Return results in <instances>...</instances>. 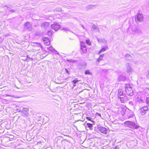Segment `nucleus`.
Listing matches in <instances>:
<instances>
[{"mask_svg":"<svg viewBox=\"0 0 149 149\" xmlns=\"http://www.w3.org/2000/svg\"><path fill=\"white\" fill-rule=\"evenodd\" d=\"M125 91L128 95L130 96H132L133 95V91L130 84H126L125 86Z\"/></svg>","mask_w":149,"mask_h":149,"instance_id":"1","label":"nucleus"},{"mask_svg":"<svg viewBox=\"0 0 149 149\" xmlns=\"http://www.w3.org/2000/svg\"><path fill=\"white\" fill-rule=\"evenodd\" d=\"M143 20V17L142 14L139 12L137 13L135 18V20L136 22H142Z\"/></svg>","mask_w":149,"mask_h":149,"instance_id":"2","label":"nucleus"},{"mask_svg":"<svg viewBox=\"0 0 149 149\" xmlns=\"http://www.w3.org/2000/svg\"><path fill=\"white\" fill-rule=\"evenodd\" d=\"M127 30H129L130 33L132 34H134L139 32V30L135 27L132 28V27H130L127 29Z\"/></svg>","mask_w":149,"mask_h":149,"instance_id":"3","label":"nucleus"},{"mask_svg":"<svg viewBox=\"0 0 149 149\" xmlns=\"http://www.w3.org/2000/svg\"><path fill=\"white\" fill-rule=\"evenodd\" d=\"M148 110V107L145 106L140 109H139V111L142 115H144L146 113Z\"/></svg>","mask_w":149,"mask_h":149,"instance_id":"4","label":"nucleus"},{"mask_svg":"<svg viewBox=\"0 0 149 149\" xmlns=\"http://www.w3.org/2000/svg\"><path fill=\"white\" fill-rule=\"evenodd\" d=\"M51 26L52 29L55 31H57L61 27L60 25L56 22L54 23L51 25Z\"/></svg>","mask_w":149,"mask_h":149,"instance_id":"5","label":"nucleus"},{"mask_svg":"<svg viewBox=\"0 0 149 149\" xmlns=\"http://www.w3.org/2000/svg\"><path fill=\"white\" fill-rule=\"evenodd\" d=\"M80 45L81 50L84 53H86L87 52V49L85 46V43L83 42H81Z\"/></svg>","mask_w":149,"mask_h":149,"instance_id":"6","label":"nucleus"},{"mask_svg":"<svg viewBox=\"0 0 149 149\" xmlns=\"http://www.w3.org/2000/svg\"><path fill=\"white\" fill-rule=\"evenodd\" d=\"M98 130L101 133L106 134L107 133V130L106 128L103 127H97Z\"/></svg>","mask_w":149,"mask_h":149,"instance_id":"7","label":"nucleus"},{"mask_svg":"<svg viewBox=\"0 0 149 149\" xmlns=\"http://www.w3.org/2000/svg\"><path fill=\"white\" fill-rule=\"evenodd\" d=\"M29 109L27 108H22V109L20 108V110L18 111L19 112H21L22 113L26 112L25 113V116H28V111Z\"/></svg>","mask_w":149,"mask_h":149,"instance_id":"8","label":"nucleus"},{"mask_svg":"<svg viewBox=\"0 0 149 149\" xmlns=\"http://www.w3.org/2000/svg\"><path fill=\"white\" fill-rule=\"evenodd\" d=\"M25 28L29 31H31L32 30V27L30 22H27L25 24Z\"/></svg>","mask_w":149,"mask_h":149,"instance_id":"9","label":"nucleus"},{"mask_svg":"<svg viewBox=\"0 0 149 149\" xmlns=\"http://www.w3.org/2000/svg\"><path fill=\"white\" fill-rule=\"evenodd\" d=\"M126 71L127 73H130L133 71L129 63H127L126 65Z\"/></svg>","mask_w":149,"mask_h":149,"instance_id":"10","label":"nucleus"},{"mask_svg":"<svg viewBox=\"0 0 149 149\" xmlns=\"http://www.w3.org/2000/svg\"><path fill=\"white\" fill-rule=\"evenodd\" d=\"M118 97L122 96L125 97V94L123 93V91L121 89H119L118 91Z\"/></svg>","mask_w":149,"mask_h":149,"instance_id":"11","label":"nucleus"},{"mask_svg":"<svg viewBox=\"0 0 149 149\" xmlns=\"http://www.w3.org/2000/svg\"><path fill=\"white\" fill-rule=\"evenodd\" d=\"M49 25V23L48 22H45L42 24L41 26L42 28L46 29L48 27Z\"/></svg>","mask_w":149,"mask_h":149,"instance_id":"12","label":"nucleus"},{"mask_svg":"<svg viewBox=\"0 0 149 149\" xmlns=\"http://www.w3.org/2000/svg\"><path fill=\"white\" fill-rule=\"evenodd\" d=\"M43 41L44 43L46 45H48L50 44V42L47 38L45 37L43 38Z\"/></svg>","mask_w":149,"mask_h":149,"instance_id":"13","label":"nucleus"},{"mask_svg":"<svg viewBox=\"0 0 149 149\" xmlns=\"http://www.w3.org/2000/svg\"><path fill=\"white\" fill-rule=\"evenodd\" d=\"M96 6L93 5H89L87 6L86 8L88 9H95L96 8Z\"/></svg>","mask_w":149,"mask_h":149,"instance_id":"14","label":"nucleus"},{"mask_svg":"<svg viewBox=\"0 0 149 149\" xmlns=\"http://www.w3.org/2000/svg\"><path fill=\"white\" fill-rule=\"evenodd\" d=\"M125 79V77L122 75L120 76L118 78V80L120 81H124Z\"/></svg>","mask_w":149,"mask_h":149,"instance_id":"15","label":"nucleus"},{"mask_svg":"<svg viewBox=\"0 0 149 149\" xmlns=\"http://www.w3.org/2000/svg\"><path fill=\"white\" fill-rule=\"evenodd\" d=\"M118 97L120 99V100L122 103L125 102L126 100V98L125 97L120 96Z\"/></svg>","mask_w":149,"mask_h":149,"instance_id":"16","label":"nucleus"},{"mask_svg":"<svg viewBox=\"0 0 149 149\" xmlns=\"http://www.w3.org/2000/svg\"><path fill=\"white\" fill-rule=\"evenodd\" d=\"M97 40L99 43H107V41L105 38L98 39Z\"/></svg>","mask_w":149,"mask_h":149,"instance_id":"17","label":"nucleus"},{"mask_svg":"<svg viewBox=\"0 0 149 149\" xmlns=\"http://www.w3.org/2000/svg\"><path fill=\"white\" fill-rule=\"evenodd\" d=\"M106 49H108V47H104L102 48L100 51L99 52L98 54H99L101 53V52H103L105 51L106 50Z\"/></svg>","mask_w":149,"mask_h":149,"instance_id":"18","label":"nucleus"},{"mask_svg":"<svg viewBox=\"0 0 149 149\" xmlns=\"http://www.w3.org/2000/svg\"><path fill=\"white\" fill-rule=\"evenodd\" d=\"M104 54H102L99 57V58L97 59V63H98L99 62L102 60V58L104 57Z\"/></svg>","mask_w":149,"mask_h":149,"instance_id":"19","label":"nucleus"},{"mask_svg":"<svg viewBox=\"0 0 149 149\" xmlns=\"http://www.w3.org/2000/svg\"><path fill=\"white\" fill-rule=\"evenodd\" d=\"M86 125L89 128L90 130H92L93 129V125L92 124L89 123H87Z\"/></svg>","mask_w":149,"mask_h":149,"instance_id":"20","label":"nucleus"},{"mask_svg":"<svg viewBox=\"0 0 149 149\" xmlns=\"http://www.w3.org/2000/svg\"><path fill=\"white\" fill-rule=\"evenodd\" d=\"M136 101L140 103H142L143 102V101L141 98L138 97L136 100Z\"/></svg>","mask_w":149,"mask_h":149,"instance_id":"21","label":"nucleus"},{"mask_svg":"<svg viewBox=\"0 0 149 149\" xmlns=\"http://www.w3.org/2000/svg\"><path fill=\"white\" fill-rule=\"evenodd\" d=\"M47 49L51 51H55V50L52 47V46H50L49 47H47Z\"/></svg>","mask_w":149,"mask_h":149,"instance_id":"22","label":"nucleus"},{"mask_svg":"<svg viewBox=\"0 0 149 149\" xmlns=\"http://www.w3.org/2000/svg\"><path fill=\"white\" fill-rule=\"evenodd\" d=\"M85 74H91V72L89 71V70H86L85 71Z\"/></svg>","mask_w":149,"mask_h":149,"instance_id":"23","label":"nucleus"},{"mask_svg":"<svg viewBox=\"0 0 149 149\" xmlns=\"http://www.w3.org/2000/svg\"><path fill=\"white\" fill-rule=\"evenodd\" d=\"M125 57L126 59L131 57V55L129 54H127L125 56Z\"/></svg>","mask_w":149,"mask_h":149,"instance_id":"24","label":"nucleus"},{"mask_svg":"<svg viewBox=\"0 0 149 149\" xmlns=\"http://www.w3.org/2000/svg\"><path fill=\"white\" fill-rule=\"evenodd\" d=\"M86 44L88 45L89 46H90L91 45V42L89 40H86Z\"/></svg>","mask_w":149,"mask_h":149,"instance_id":"25","label":"nucleus"},{"mask_svg":"<svg viewBox=\"0 0 149 149\" xmlns=\"http://www.w3.org/2000/svg\"><path fill=\"white\" fill-rule=\"evenodd\" d=\"M62 29L64 31H68L69 30V29L66 27H63L62 28Z\"/></svg>","mask_w":149,"mask_h":149,"instance_id":"26","label":"nucleus"},{"mask_svg":"<svg viewBox=\"0 0 149 149\" xmlns=\"http://www.w3.org/2000/svg\"><path fill=\"white\" fill-rule=\"evenodd\" d=\"M28 58L26 59H25V60L27 61H28L30 60H32L33 59L32 58H31L30 57H29L28 56H27Z\"/></svg>","mask_w":149,"mask_h":149,"instance_id":"27","label":"nucleus"},{"mask_svg":"<svg viewBox=\"0 0 149 149\" xmlns=\"http://www.w3.org/2000/svg\"><path fill=\"white\" fill-rule=\"evenodd\" d=\"M125 124H127L129 125H132L133 123L132 122H130L129 121H127L125 122Z\"/></svg>","mask_w":149,"mask_h":149,"instance_id":"28","label":"nucleus"},{"mask_svg":"<svg viewBox=\"0 0 149 149\" xmlns=\"http://www.w3.org/2000/svg\"><path fill=\"white\" fill-rule=\"evenodd\" d=\"M4 9H6L7 8H12V6H9V7H8L7 6H6L4 7Z\"/></svg>","mask_w":149,"mask_h":149,"instance_id":"29","label":"nucleus"},{"mask_svg":"<svg viewBox=\"0 0 149 149\" xmlns=\"http://www.w3.org/2000/svg\"><path fill=\"white\" fill-rule=\"evenodd\" d=\"M78 81V80H74L72 81V82L74 83V84H76L77 82Z\"/></svg>","mask_w":149,"mask_h":149,"instance_id":"30","label":"nucleus"},{"mask_svg":"<svg viewBox=\"0 0 149 149\" xmlns=\"http://www.w3.org/2000/svg\"><path fill=\"white\" fill-rule=\"evenodd\" d=\"M125 109H122V111H121V113L123 115H125Z\"/></svg>","mask_w":149,"mask_h":149,"instance_id":"31","label":"nucleus"},{"mask_svg":"<svg viewBox=\"0 0 149 149\" xmlns=\"http://www.w3.org/2000/svg\"><path fill=\"white\" fill-rule=\"evenodd\" d=\"M47 33H48V34L49 35V36H51L52 35V32L51 31H49L48 32H47Z\"/></svg>","mask_w":149,"mask_h":149,"instance_id":"32","label":"nucleus"},{"mask_svg":"<svg viewBox=\"0 0 149 149\" xmlns=\"http://www.w3.org/2000/svg\"><path fill=\"white\" fill-rule=\"evenodd\" d=\"M67 61L71 63H74L75 61L74 60H72L71 59L67 60Z\"/></svg>","mask_w":149,"mask_h":149,"instance_id":"33","label":"nucleus"},{"mask_svg":"<svg viewBox=\"0 0 149 149\" xmlns=\"http://www.w3.org/2000/svg\"><path fill=\"white\" fill-rule=\"evenodd\" d=\"M65 72H66L69 74L70 73V72L68 71L67 69H65Z\"/></svg>","mask_w":149,"mask_h":149,"instance_id":"34","label":"nucleus"},{"mask_svg":"<svg viewBox=\"0 0 149 149\" xmlns=\"http://www.w3.org/2000/svg\"><path fill=\"white\" fill-rule=\"evenodd\" d=\"M146 101L147 103L149 104V97L147 98Z\"/></svg>","mask_w":149,"mask_h":149,"instance_id":"35","label":"nucleus"},{"mask_svg":"<svg viewBox=\"0 0 149 149\" xmlns=\"http://www.w3.org/2000/svg\"><path fill=\"white\" fill-rule=\"evenodd\" d=\"M132 115H127V118H129L131 117H132Z\"/></svg>","mask_w":149,"mask_h":149,"instance_id":"36","label":"nucleus"},{"mask_svg":"<svg viewBox=\"0 0 149 149\" xmlns=\"http://www.w3.org/2000/svg\"><path fill=\"white\" fill-rule=\"evenodd\" d=\"M96 115H97L99 116H100V117H101V114H100V113H96Z\"/></svg>","mask_w":149,"mask_h":149,"instance_id":"37","label":"nucleus"},{"mask_svg":"<svg viewBox=\"0 0 149 149\" xmlns=\"http://www.w3.org/2000/svg\"><path fill=\"white\" fill-rule=\"evenodd\" d=\"M38 47H39L41 48V45H40V44H39V46H38Z\"/></svg>","mask_w":149,"mask_h":149,"instance_id":"38","label":"nucleus"},{"mask_svg":"<svg viewBox=\"0 0 149 149\" xmlns=\"http://www.w3.org/2000/svg\"><path fill=\"white\" fill-rule=\"evenodd\" d=\"M86 119H88V120H90V119H89V118H88V117H87V118H86Z\"/></svg>","mask_w":149,"mask_h":149,"instance_id":"39","label":"nucleus"},{"mask_svg":"<svg viewBox=\"0 0 149 149\" xmlns=\"http://www.w3.org/2000/svg\"><path fill=\"white\" fill-rule=\"evenodd\" d=\"M23 113V114L24 115V116H25V113H26V112H24V113Z\"/></svg>","mask_w":149,"mask_h":149,"instance_id":"40","label":"nucleus"},{"mask_svg":"<svg viewBox=\"0 0 149 149\" xmlns=\"http://www.w3.org/2000/svg\"><path fill=\"white\" fill-rule=\"evenodd\" d=\"M76 85H75V84L74 85H73V88L75 87V86Z\"/></svg>","mask_w":149,"mask_h":149,"instance_id":"41","label":"nucleus"},{"mask_svg":"<svg viewBox=\"0 0 149 149\" xmlns=\"http://www.w3.org/2000/svg\"><path fill=\"white\" fill-rule=\"evenodd\" d=\"M37 47H38V46H36V47H35V49H36V48H37Z\"/></svg>","mask_w":149,"mask_h":149,"instance_id":"42","label":"nucleus"},{"mask_svg":"<svg viewBox=\"0 0 149 149\" xmlns=\"http://www.w3.org/2000/svg\"><path fill=\"white\" fill-rule=\"evenodd\" d=\"M148 74L149 75V70L148 71Z\"/></svg>","mask_w":149,"mask_h":149,"instance_id":"43","label":"nucleus"},{"mask_svg":"<svg viewBox=\"0 0 149 149\" xmlns=\"http://www.w3.org/2000/svg\"><path fill=\"white\" fill-rule=\"evenodd\" d=\"M83 91V90H82V91H81L80 92H79V93H81V92H82Z\"/></svg>","mask_w":149,"mask_h":149,"instance_id":"44","label":"nucleus"},{"mask_svg":"<svg viewBox=\"0 0 149 149\" xmlns=\"http://www.w3.org/2000/svg\"><path fill=\"white\" fill-rule=\"evenodd\" d=\"M34 26L35 27H37V26H36V25H34Z\"/></svg>","mask_w":149,"mask_h":149,"instance_id":"45","label":"nucleus"},{"mask_svg":"<svg viewBox=\"0 0 149 149\" xmlns=\"http://www.w3.org/2000/svg\"><path fill=\"white\" fill-rule=\"evenodd\" d=\"M40 50V49H37V50ZM36 50H37V49H36Z\"/></svg>","mask_w":149,"mask_h":149,"instance_id":"46","label":"nucleus"}]
</instances>
